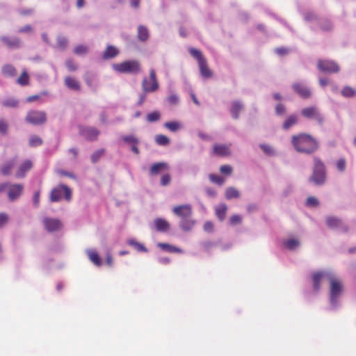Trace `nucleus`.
Masks as SVG:
<instances>
[{
    "mask_svg": "<svg viewBox=\"0 0 356 356\" xmlns=\"http://www.w3.org/2000/svg\"><path fill=\"white\" fill-rule=\"evenodd\" d=\"M291 143L295 149L300 153L311 154L318 148L317 140L307 134H299L291 137Z\"/></svg>",
    "mask_w": 356,
    "mask_h": 356,
    "instance_id": "f257e3e1",
    "label": "nucleus"
},
{
    "mask_svg": "<svg viewBox=\"0 0 356 356\" xmlns=\"http://www.w3.org/2000/svg\"><path fill=\"white\" fill-rule=\"evenodd\" d=\"M174 214L181 218L180 227L184 231H189L195 225V221L191 219L193 213L191 204H182L175 206L172 208Z\"/></svg>",
    "mask_w": 356,
    "mask_h": 356,
    "instance_id": "f03ea898",
    "label": "nucleus"
},
{
    "mask_svg": "<svg viewBox=\"0 0 356 356\" xmlns=\"http://www.w3.org/2000/svg\"><path fill=\"white\" fill-rule=\"evenodd\" d=\"M112 68L121 74H139L142 71L140 63L137 60H128L113 64Z\"/></svg>",
    "mask_w": 356,
    "mask_h": 356,
    "instance_id": "7ed1b4c3",
    "label": "nucleus"
},
{
    "mask_svg": "<svg viewBox=\"0 0 356 356\" xmlns=\"http://www.w3.org/2000/svg\"><path fill=\"white\" fill-rule=\"evenodd\" d=\"M314 165L313 172L309 177V182H312L316 185H322L326 179L325 167L323 162L318 157L314 158Z\"/></svg>",
    "mask_w": 356,
    "mask_h": 356,
    "instance_id": "20e7f679",
    "label": "nucleus"
},
{
    "mask_svg": "<svg viewBox=\"0 0 356 356\" xmlns=\"http://www.w3.org/2000/svg\"><path fill=\"white\" fill-rule=\"evenodd\" d=\"M189 52L193 58L197 59L202 76L204 78L211 77L213 73L209 69L207 59L203 56L202 52L195 48H191Z\"/></svg>",
    "mask_w": 356,
    "mask_h": 356,
    "instance_id": "39448f33",
    "label": "nucleus"
},
{
    "mask_svg": "<svg viewBox=\"0 0 356 356\" xmlns=\"http://www.w3.org/2000/svg\"><path fill=\"white\" fill-rule=\"evenodd\" d=\"M141 87L144 92H154L159 88V84L156 78V72L154 69L149 70V76L144 77Z\"/></svg>",
    "mask_w": 356,
    "mask_h": 356,
    "instance_id": "423d86ee",
    "label": "nucleus"
},
{
    "mask_svg": "<svg viewBox=\"0 0 356 356\" xmlns=\"http://www.w3.org/2000/svg\"><path fill=\"white\" fill-rule=\"evenodd\" d=\"M63 195L67 201H70L72 197V191L67 186L60 184L53 188L50 194V201L52 202H58L61 200Z\"/></svg>",
    "mask_w": 356,
    "mask_h": 356,
    "instance_id": "0eeeda50",
    "label": "nucleus"
},
{
    "mask_svg": "<svg viewBox=\"0 0 356 356\" xmlns=\"http://www.w3.org/2000/svg\"><path fill=\"white\" fill-rule=\"evenodd\" d=\"M46 120V113L41 111H30L26 116V121L34 125L44 124Z\"/></svg>",
    "mask_w": 356,
    "mask_h": 356,
    "instance_id": "6e6552de",
    "label": "nucleus"
},
{
    "mask_svg": "<svg viewBox=\"0 0 356 356\" xmlns=\"http://www.w3.org/2000/svg\"><path fill=\"white\" fill-rule=\"evenodd\" d=\"M301 115L307 118L316 120L319 124H323L324 118L315 106L307 107L301 111Z\"/></svg>",
    "mask_w": 356,
    "mask_h": 356,
    "instance_id": "1a4fd4ad",
    "label": "nucleus"
},
{
    "mask_svg": "<svg viewBox=\"0 0 356 356\" xmlns=\"http://www.w3.org/2000/svg\"><path fill=\"white\" fill-rule=\"evenodd\" d=\"M330 282V301L334 303L342 291L341 282L331 274L328 280Z\"/></svg>",
    "mask_w": 356,
    "mask_h": 356,
    "instance_id": "9d476101",
    "label": "nucleus"
},
{
    "mask_svg": "<svg viewBox=\"0 0 356 356\" xmlns=\"http://www.w3.org/2000/svg\"><path fill=\"white\" fill-rule=\"evenodd\" d=\"M318 68L325 73H337L339 71V67L334 61L330 60H319Z\"/></svg>",
    "mask_w": 356,
    "mask_h": 356,
    "instance_id": "9b49d317",
    "label": "nucleus"
},
{
    "mask_svg": "<svg viewBox=\"0 0 356 356\" xmlns=\"http://www.w3.org/2000/svg\"><path fill=\"white\" fill-rule=\"evenodd\" d=\"M43 223L45 229L49 232L58 231L63 226L60 220L56 218H44L43 219Z\"/></svg>",
    "mask_w": 356,
    "mask_h": 356,
    "instance_id": "f8f14e48",
    "label": "nucleus"
},
{
    "mask_svg": "<svg viewBox=\"0 0 356 356\" xmlns=\"http://www.w3.org/2000/svg\"><path fill=\"white\" fill-rule=\"evenodd\" d=\"M8 191V196L10 201H13L18 198L22 193L24 186L20 184H9Z\"/></svg>",
    "mask_w": 356,
    "mask_h": 356,
    "instance_id": "ddd939ff",
    "label": "nucleus"
},
{
    "mask_svg": "<svg viewBox=\"0 0 356 356\" xmlns=\"http://www.w3.org/2000/svg\"><path fill=\"white\" fill-rule=\"evenodd\" d=\"M327 225L330 228H340L343 232H348V227L343 222V221L334 216H328L326 218Z\"/></svg>",
    "mask_w": 356,
    "mask_h": 356,
    "instance_id": "4468645a",
    "label": "nucleus"
},
{
    "mask_svg": "<svg viewBox=\"0 0 356 356\" xmlns=\"http://www.w3.org/2000/svg\"><path fill=\"white\" fill-rule=\"evenodd\" d=\"M81 135L85 137L88 140H95L97 138L99 131L94 127H83L79 128Z\"/></svg>",
    "mask_w": 356,
    "mask_h": 356,
    "instance_id": "2eb2a0df",
    "label": "nucleus"
},
{
    "mask_svg": "<svg viewBox=\"0 0 356 356\" xmlns=\"http://www.w3.org/2000/svg\"><path fill=\"white\" fill-rule=\"evenodd\" d=\"M213 154L218 156H227L231 154L230 146L225 144H215Z\"/></svg>",
    "mask_w": 356,
    "mask_h": 356,
    "instance_id": "dca6fc26",
    "label": "nucleus"
},
{
    "mask_svg": "<svg viewBox=\"0 0 356 356\" xmlns=\"http://www.w3.org/2000/svg\"><path fill=\"white\" fill-rule=\"evenodd\" d=\"M294 91L301 97L304 99L309 98L312 95L310 90L304 84L296 83L293 85Z\"/></svg>",
    "mask_w": 356,
    "mask_h": 356,
    "instance_id": "f3484780",
    "label": "nucleus"
},
{
    "mask_svg": "<svg viewBox=\"0 0 356 356\" xmlns=\"http://www.w3.org/2000/svg\"><path fill=\"white\" fill-rule=\"evenodd\" d=\"M33 167V163L30 160L24 161L17 168L15 172V177L17 178H23L25 177L26 173L29 171Z\"/></svg>",
    "mask_w": 356,
    "mask_h": 356,
    "instance_id": "a211bd4d",
    "label": "nucleus"
},
{
    "mask_svg": "<svg viewBox=\"0 0 356 356\" xmlns=\"http://www.w3.org/2000/svg\"><path fill=\"white\" fill-rule=\"evenodd\" d=\"M330 275L331 273L326 272H318L314 273L312 277L314 289L316 291H318L321 280L323 279L329 280Z\"/></svg>",
    "mask_w": 356,
    "mask_h": 356,
    "instance_id": "6ab92c4d",
    "label": "nucleus"
},
{
    "mask_svg": "<svg viewBox=\"0 0 356 356\" xmlns=\"http://www.w3.org/2000/svg\"><path fill=\"white\" fill-rule=\"evenodd\" d=\"M169 170V165L165 162H159L154 163L149 168L151 175H156L159 173Z\"/></svg>",
    "mask_w": 356,
    "mask_h": 356,
    "instance_id": "aec40b11",
    "label": "nucleus"
},
{
    "mask_svg": "<svg viewBox=\"0 0 356 356\" xmlns=\"http://www.w3.org/2000/svg\"><path fill=\"white\" fill-rule=\"evenodd\" d=\"M155 229L157 232H165L170 229L169 222L163 218H156L154 221Z\"/></svg>",
    "mask_w": 356,
    "mask_h": 356,
    "instance_id": "412c9836",
    "label": "nucleus"
},
{
    "mask_svg": "<svg viewBox=\"0 0 356 356\" xmlns=\"http://www.w3.org/2000/svg\"><path fill=\"white\" fill-rule=\"evenodd\" d=\"M119 54V50L112 45H108L104 50L102 58L104 60L111 59L116 57Z\"/></svg>",
    "mask_w": 356,
    "mask_h": 356,
    "instance_id": "4be33fe9",
    "label": "nucleus"
},
{
    "mask_svg": "<svg viewBox=\"0 0 356 356\" xmlns=\"http://www.w3.org/2000/svg\"><path fill=\"white\" fill-rule=\"evenodd\" d=\"M1 40L9 48H18L20 46V40L17 38H10L7 36H2Z\"/></svg>",
    "mask_w": 356,
    "mask_h": 356,
    "instance_id": "5701e85b",
    "label": "nucleus"
},
{
    "mask_svg": "<svg viewBox=\"0 0 356 356\" xmlns=\"http://www.w3.org/2000/svg\"><path fill=\"white\" fill-rule=\"evenodd\" d=\"M65 84L68 88L73 90L79 91L81 89V86L78 81L72 76L65 77Z\"/></svg>",
    "mask_w": 356,
    "mask_h": 356,
    "instance_id": "b1692460",
    "label": "nucleus"
},
{
    "mask_svg": "<svg viewBox=\"0 0 356 356\" xmlns=\"http://www.w3.org/2000/svg\"><path fill=\"white\" fill-rule=\"evenodd\" d=\"M87 255L90 261L97 266H100L102 264L98 253L94 250H88Z\"/></svg>",
    "mask_w": 356,
    "mask_h": 356,
    "instance_id": "393cba45",
    "label": "nucleus"
},
{
    "mask_svg": "<svg viewBox=\"0 0 356 356\" xmlns=\"http://www.w3.org/2000/svg\"><path fill=\"white\" fill-rule=\"evenodd\" d=\"M149 36L148 29L143 25L138 26L137 33L138 39L141 42H145L148 40Z\"/></svg>",
    "mask_w": 356,
    "mask_h": 356,
    "instance_id": "a878e982",
    "label": "nucleus"
},
{
    "mask_svg": "<svg viewBox=\"0 0 356 356\" xmlns=\"http://www.w3.org/2000/svg\"><path fill=\"white\" fill-rule=\"evenodd\" d=\"M298 117L296 115H291L284 120L282 124V128L284 130L289 129L291 127L298 123Z\"/></svg>",
    "mask_w": 356,
    "mask_h": 356,
    "instance_id": "bb28decb",
    "label": "nucleus"
},
{
    "mask_svg": "<svg viewBox=\"0 0 356 356\" xmlns=\"http://www.w3.org/2000/svg\"><path fill=\"white\" fill-rule=\"evenodd\" d=\"M2 74L5 76L13 77L17 74L15 67L10 64L4 65L1 69Z\"/></svg>",
    "mask_w": 356,
    "mask_h": 356,
    "instance_id": "cd10ccee",
    "label": "nucleus"
},
{
    "mask_svg": "<svg viewBox=\"0 0 356 356\" xmlns=\"http://www.w3.org/2000/svg\"><path fill=\"white\" fill-rule=\"evenodd\" d=\"M243 106L241 102L235 101L232 103L230 112L234 119L238 118L239 113L242 111Z\"/></svg>",
    "mask_w": 356,
    "mask_h": 356,
    "instance_id": "c85d7f7f",
    "label": "nucleus"
},
{
    "mask_svg": "<svg viewBox=\"0 0 356 356\" xmlns=\"http://www.w3.org/2000/svg\"><path fill=\"white\" fill-rule=\"evenodd\" d=\"M159 248H161L163 250L169 252H176V253H181L182 250L177 248L175 246H173L168 243H159L157 245Z\"/></svg>",
    "mask_w": 356,
    "mask_h": 356,
    "instance_id": "c756f323",
    "label": "nucleus"
},
{
    "mask_svg": "<svg viewBox=\"0 0 356 356\" xmlns=\"http://www.w3.org/2000/svg\"><path fill=\"white\" fill-rule=\"evenodd\" d=\"M15 161H10L6 162L1 168V172L3 175H10L14 166H15Z\"/></svg>",
    "mask_w": 356,
    "mask_h": 356,
    "instance_id": "7c9ffc66",
    "label": "nucleus"
},
{
    "mask_svg": "<svg viewBox=\"0 0 356 356\" xmlns=\"http://www.w3.org/2000/svg\"><path fill=\"white\" fill-rule=\"evenodd\" d=\"M240 196L238 191L234 187H228L225 191V197L227 200L238 198Z\"/></svg>",
    "mask_w": 356,
    "mask_h": 356,
    "instance_id": "2f4dec72",
    "label": "nucleus"
},
{
    "mask_svg": "<svg viewBox=\"0 0 356 356\" xmlns=\"http://www.w3.org/2000/svg\"><path fill=\"white\" fill-rule=\"evenodd\" d=\"M17 83L20 86H27L29 83V75L26 70H24L19 78L17 79Z\"/></svg>",
    "mask_w": 356,
    "mask_h": 356,
    "instance_id": "473e14b6",
    "label": "nucleus"
},
{
    "mask_svg": "<svg viewBox=\"0 0 356 356\" xmlns=\"http://www.w3.org/2000/svg\"><path fill=\"white\" fill-rule=\"evenodd\" d=\"M227 206L224 204H220L216 208V214L220 220H222L225 218Z\"/></svg>",
    "mask_w": 356,
    "mask_h": 356,
    "instance_id": "72a5a7b5",
    "label": "nucleus"
},
{
    "mask_svg": "<svg viewBox=\"0 0 356 356\" xmlns=\"http://www.w3.org/2000/svg\"><path fill=\"white\" fill-rule=\"evenodd\" d=\"M155 142L159 145L165 146L170 143V139L165 135L159 134L155 136Z\"/></svg>",
    "mask_w": 356,
    "mask_h": 356,
    "instance_id": "f704fd0d",
    "label": "nucleus"
},
{
    "mask_svg": "<svg viewBox=\"0 0 356 356\" xmlns=\"http://www.w3.org/2000/svg\"><path fill=\"white\" fill-rule=\"evenodd\" d=\"M3 106L6 108H16L18 106V100L15 98H8L1 102Z\"/></svg>",
    "mask_w": 356,
    "mask_h": 356,
    "instance_id": "c9c22d12",
    "label": "nucleus"
},
{
    "mask_svg": "<svg viewBox=\"0 0 356 356\" xmlns=\"http://www.w3.org/2000/svg\"><path fill=\"white\" fill-rule=\"evenodd\" d=\"M341 94L345 97H352L356 95V90L351 87L346 86L341 90Z\"/></svg>",
    "mask_w": 356,
    "mask_h": 356,
    "instance_id": "e433bc0d",
    "label": "nucleus"
},
{
    "mask_svg": "<svg viewBox=\"0 0 356 356\" xmlns=\"http://www.w3.org/2000/svg\"><path fill=\"white\" fill-rule=\"evenodd\" d=\"M161 114L159 111H155L148 113L146 116L147 121L149 122H154L159 120Z\"/></svg>",
    "mask_w": 356,
    "mask_h": 356,
    "instance_id": "4c0bfd02",
    "label": "nucleus"
},
{
    "mask_svg": "<svg viewBox=\"0 0 356 356\" xmlns=\"http://www.w3.org/2000/svg\"><path fill=\"white\" fill-rule=\"evenodd\" d=\"M210 181L218 185H222L225 182V179L219 175L215 174H210L209 176Z\"/></svg>",
    "mask_w": 356,
    "mask_h": 356,
    "instance_id": "58836bf2",
    "label": "nucleus"
},
{
    "mask_svg": "<svg viewBox=\"0 0 356 356\" xmlns=\"http://www.w3.org/2000/svg\"><path fill=\"white\" fill-rule=\"evenodd\" d=\"M129 244L133 246L138 252H146L147 251V248L143 244L134 240L129 241Z\"/></svg>",
    "mask_w": 356,
    "mask_h": 356,
    "instance_id": "ea45409f",
    "label": "nucleus"
},
{
    "mask_svg": "<svg viewBox=\"0 0 356 356\" xmlns=\"http://www.w3.org/2000/svg\"><path fill=\"white\" fill-rule=\"evenodd\" d=\"M165 127L171 131H177L180 129V124L177 122H168L165 123Z\"/></svg>",
    "mask_w": 356,
    "mask_h": 356,
    "instance_id": "a19ab883",
    "label": "nucleus"
},
{
    "mask_svg": "<svg viewBox=\"0 0 356 356\" xmlns=\"http://www.w3.org/2000/svg\"><path fill=\"white\" fill-rule=\"evenodd\" d=\"M42 143V140L38 136L33 135L29 139V145L31 147H37Z\"/></svg>",
    "mask_w": 356,
    "mask_h": 356,
    "instance_id": "79ce46f5",
    "label": "nucleus"
},
{
    "mask_svg": "<svg viewBox=\"0 0 356 356\" xmlns=\"http://www.w3.org/2000/svg\"><path fill=\"white\" fill-rule=\"evenodd\" d=\"M320 26L323 31H328L332 30L333 25L330 20L324 19L321 22Z\"/></svg>",
    "mask_w": 356,
    "mask_h": 356,
    "instance_id": "37998d69",
    "label": "nucleus"
},
{
    "mask_svg": "<svg viewBox=\"0 0 356 356\" xmlns=\"http://www.w3.org/2000/svg\"><path fill=\"white\" fill-rule=\"evenodd\" d=\"M284 245L288 249L293 250L296 247L298 246L299 242L296 239H289L288 241H284Z\"/></svg>",
    "mask_w": 356,
    "mask_h": 356,
    "instance_id": "c03bdc74",
    "label": "nucleus"
},
{
    "mask_svg": "<svg viewBox=\"0 0 356 356\" xmlns=\"http://www.w3.org/2000/svg\"><path fill=\"white\" fill-rule=\"evenodd\" d=\"M122 140L129 144L131 145H137L138 143V140L134 136H124L122 137Z\"/></svg>",
    "mask_w": 356,
    "mask_h": 356,
    "instance_id": "a18cd8bd",
    "label": "nucleus"
},
{
    "mask_svg": "<svg viewBox=\"0 0 356 356\" xmlns=\"http://www.w3.org/2000/svg\"><path fill=\"white\" fill-rule=\"evenodd\" d=\"M74 53L77 55H83L88 52V47L85 45H78L74 50Z\"/></svg>",
    "mask_w": 356,
    "mask_h": 356,
    "instance_id": "49530a36",
    "label": "nucleus"
},
{
    "mask_svg": "<svg viewBox=\"0 0 356 356\" xmlns=\"http://www.w3.org/2000/svg\"><path fill=\"white\" fill-rule=\"evenodd\" d=\"M104 149H99L95 152L91 156V161L92 163H96L99 158L104 154Z\"/></svg>",
    "mask_w": 356,
    "mask_h": 356,
    "instance_id": "de8ad7c7",
    "label": "nucleus"
},
{
    "mask_svg": "<svg viewBox=\"0 0 356 356\" xmlns=\"http://www.w3.org/2000/svg\"><path fill=\"white\" fill-rule=\"evenodd\" d=\"M318 204H319V202H318V200H317V198H316L315 197H313V196H310V197H307V201H306V204L308 207H317L318 205Z\"/></svg>",
    "mask_w": 356,
    "mask_h": 356,
    "instance_id": "09e8293b",
    "label": "nucleus"
},
{
    "mask_svg": "<svg viewBox=\"0 0 356 356\" xmlns=\"http://www.w3.org/2000/svg\"><path fill=\"white\" fill-rule=\"evenodd\" d=\"M336 165H337V169L340 171V172H343L346 169V159H339L337 163H336Z\"/></svg>",
    "mask_w": 356,
    "mask_h": 356,
    "instance_id": "8fccbe9b",
    "label": "nucleus"
},
{
    "mask_svg": "<svg viewBox=\"0 0 356 356\" xmlns=\"http://www.w3.org/2000/svg\"><path fill=\"white\" fill-rule=\"evenodd\" d=\"M171 181V177L170 174L165 173L163 174L161 177V184L162 186H167L170 184Z\"/></svg>",
    "mask_w": 356,
    "mask_h": 356,
    "instance_id": "3c124183",
    "label": "nucleus"
},
{
    "mask_svg": "<svg viewBox=\"0 0 356 356\" xmlns=\"http://www.w3.org/2000/svg\"><path fill=\"white\" fill-rule=\"evenodd\" d=\"M66 67L72 72L76 71L78 69L77 65L72 59H69L66 61Z\"/></svg>",
    "mask_w": 356,
    "mask_h": 356,
    "instance_id": "603ef678",
    "label": "nucleus"
},
{
    "mask_svg": "<svg viewBox=\"0 0 356 356\" xmlns=\"http://www.w3.org/2000/svg\"><path fill=\"white\" fill-rule=\"evenodd\" d=\"M220 171L222 174L229 175H231L232 172V166H230L229 165H222L220 168Z\"/></svg>",
    "mask_w": 356,
    "mask_h": 356,
    "instance_id": "864d4df0",
    "label": "nucleus"
},
{
    "mask_svg": "<svg viewBox=\"0 0 356 356\" xmlns=\"http://www.w3.org/2000/svg\"><path fill=\"white\" fill-rule=\"evenodd\" d=\"M275 113L278 115H283L286 113V107L282 104H278L275 106Z\"/></svg>",
    "mask_w": 356,
    "mask_h": 356,
    "instance_id": "5fc2aeb1",
    "label": "nucleus"
},
{
    "mask_svg": "<svg viewBox=\"0 0 356 356\" xmlns=\"http://www.w3.org/2000/svg\"><path fill=\"white\" fill-rule=\"evenodd\" d=\"M8 125L3 120H0V134L5 135L7 133Z\"/></svg>",
    "mask_w": 356,
    "mask_h": 356,
    "instance_id": "6e6d98bb",
    "label": "nucleus"
},
{
    "mask_svg": "<svg viewBox=\"0 0 356 356\" xmlns=\"http://www.w3.org/2000/svg\"><path fill=\"white\" fill-rule=\"evenodd\" d=\"M260 147L268 155H271L273 153V149L270 145H260Z\"/></svg>",
    "mask_w": 356,
    "mask_h": 356,
    "instance_id": "4d7b16f0",
    "label": "nucleus"
},
{
    "mask_svg": "<svg viewBox=\"0 0 356 356\" xmlns=\"http://www.w3.org/2000/svg\"><path fill=\"white\" fill-rule=\"evenodd\" d=\"M229 221H230L231 225H235L239 224L241 222V218L238 215H233L230 218Z\"/></svg>",
    "mask_w": 356,
    "mask_h": 356,
    "instance_id": "13d9d810",
    "label": "nucleus"
},
{
    "mask_svg": "<svg viewBox=\"0 0 356 356\" xmlns=\"http://www.w3.org/2000/svg\"><path fill=\"white\" fill-rule=\"evenodd\" d=\"M8 220V216L4 213H0V227L6 224Z\"/></svg>",
    "mask_w": 356,
    "mask_h": 356,
    "instance_id": "bf43d9fd",
    "label": "nucleus"
},
{
    "mask_svg": "<svg viewBox=\"0 0 356 356\" xmlns=\"http://www.w3.org/2000/svg\"><path fill=\"white\" fill-rule=\"evenodd\" d=\"M168 101L171 104H177L179 102V98L176 95H172L168 97Z\"/></svg>",
    "mask_w": 356,
    "mask_h": 356,
    "instance_id": "052dcab7",
    "label": "nucleus"
},
{
    "mask_svg": "<svg viewBox=\"0 0 356 356\" xmlns=\"http://www.w3.org/2000/svg\"><path fill=\"white\" fill-rule=\"evenodd\" d=\"M33 202L35 207H38L40 203V191L35 192L33 195Z\"/></svg>",
    "mask_w": 356,
    "mask_h": 356,
    "instance_id": "680f3d73",
    "label": "nucleus"
},
{
    "mask_svg": "<svg viewBox=\"0 0 356 356\" xmlns=\"http://www.w3.org/2000/svg\"><path fill=\"white\" fill-rule=\"evenodd\" d=\"M67 44V40L66 38H59L58 39V45L60 48H62V49L65 48L66 47Z\"/></svg>",
    "mask_w": 356,
    "mask_h": 356,
    "instance_id": "e2e57ef3",
    "label": "nucleus"
},
{
    "mask_svg": "<svg viewBox=\"0 0 356 356\" xmlns=\"http://www.w3.org/2000/svg\"><path fill=\"white\" fill-rule=\"evenodd\" d=\"M213 228V223L211 222H207L204 225V230L207 232H212Z\"/></svg>",
    "mask_w": 356,
    "mask_h": 356,
    "instance_id": "0e129e2a",
    "label": "nucleus"
},
{
    "mask_svg": "<svg viewBox=\"0 0 356 356\" xmlns=\"http://www.w3.org/2000/svg\"><path fill=\"white\" fill-rule=\"evenodd\" d=\"M316 18V17L315 14L312 12H309V13H307L305 14V19L306 21H311V20L315 19Z\"/></svg>",
    "mask_w": 356,
    "mask_h": 356,
    "instance_id": "69168bd1",
    "label": "nucleus"
},
{
    "mask_svg": "<svg viewBox=\"0 0 356 356\" xmlns=\"http://www.w3.org/2000/svg\"><path fill=\"white\" fill-rule=\"evenodd\" d=\"M275 52L278 54V55H280V56H283V55H285L288 53V49L284 48V47H280V48H277L275 49Z\"/></svg>",
    "mask_w": 356,
    "mask_h": 356,
    "instance_id": "338daca9",
    "label": "nucleus"
},
{
    "mask_svg": "<svg viewBox=\"0 0 356 356\" xmlns=\"http://www.w3.org/2000/svg\"><path fill=\"white\" fill-rule=\"evenodd\" d=\"M146 93L147 92H143L140 95V97H139V99L138 101V105L139 106H141L143 104V103L145 102V99H146Z\"/></svg>",
    "mask_w": 356,
    "mask_h": 356,
    "instance_id": "774afa93",
    "label": "nucleus"
}]
</instances>
